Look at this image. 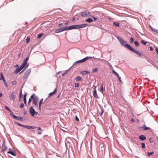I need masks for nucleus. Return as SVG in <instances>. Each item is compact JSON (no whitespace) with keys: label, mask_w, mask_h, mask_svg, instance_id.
I'll use <instances>...</instances> for the list:
<instances>
[{"label":"nucleus","mask_w":158,"mask_h":158,"mask_svg":"<svg viewBox=\"0 0 158 158\" xmlns=\"http://www.w3.org/2000/svg\"><path fill=\"white\" fill-rule=\"evenodd\" d=\"M29 59V57H27L25 60H24V61H25L26 62H27V61Z\"/></svg>","instance_id":"e433bc0d"},{"label":"nucleus","mask_w":158,"mask_h":158,"mask_svg":"<svg viewBox=\"0 0 158 158\" xmlns=\"http://www.w3.org/2000/svg\"><path fill=\"white\" fill-rule=\"evenodd\" d=\"M38 100V98L37 96L35 95V96H34V98H33L32 102L33 104L35 105V106H37Z\"/></svg>","instance_id":"39448f33"},{"label":"nucleus","mask_w":158,"mask_h":158,"mask_svg":"<svg viewBox=\"0 0 158 158\" xmlns=\"http://www.w3.org/2000/svg\"><path fill=\"white\" fill-rule=\"evenodd\" d=\"M56 92H57V90H56V89H54V91H53V92L50 93L49 94H48L49 96H48V97H49L51 96H52L53 95L55 94Z\"/></svg>","instance_id":"9d476101"},{"label":"nucleus","mask_w":158,"mask_h":158,"mask_svg":"<svg viewBox=\"0 0 158 158\" xmlns=\"http://www.w3.org/2000/svg\"><path fill=\"white\" fill-rule=\"evenodd\" d=\"M89 72L88 71H84L82 72V74H86L89 73Z\"/></svg>","instance_id":"b1692460"},{"label":"nucleus","mask_w":158,"mask_h":158,"mask_svg":"<svg viewBox=\"0 0 158 158\" xmlns=\"http://www.w3.org/2000/svg\"><path fill=\"white\" fill-rule=\"evenodd\" d=\"M118 79L119 80V81H121V77H118Z\"/></svg>","instance_id":"5fc2aeb1"},{"label":"nucleus","mask_w":158,"mask_h":158,"mask_svg":"<svg viewBox=\"0 0 158 158\" xmlns=\"http://www.w3.org/2000/svg\"><path fill=\"white\" fill-rule=\"evenodd\" d=\"M8 153L9 154H10L13 156H15L16 154L15 152H13L12 151H9L8 152Z\"/></svg>","instance_id":"a211bd4d"},{"label":"nucleus","mask_w":158,"mask_h":158,"mask_svg":"<svg viewBox=\"0 0 158 158\" xmlns=\"http://www.w3.org/2000/svg\"><path fill=\"white\" fill-rule=\"evenodd\" d=\"M79 86V84L78 83H76L75 84V87H78Z\"/></svg>","instance_id":"ea45409f"},{"label":"nucleus","mask_w":158,"mask_h":158,"mask_svg":"<svg viewBox=\"0 0 158 158\" xmlns=\"http://www.w3.org/2000/svg\"><path fill=\"white\" fill-rule=\"evenodd\" d=\"M24 67L22 65L19 68V69H20V70H22Z\"/></svg>","instance_id":"58836bf2"},{"label":"nucleus","mask_w":158,"mask_h":158,"mask_svg":"<svg viewBox=\"0 0 158 158\" xmlns=\"http://www.w3.org/2000/svg\"><path fill=\"white\" fill-rule=\"evenodd\" d=\"M6 148L5 147H3L2 148V151L3 152H4L6 150Z\"/></svg>","instance_id":"4c0bfd02"},{"label":"nucleus","mask_w":158,"mask_h":158,"mask_svg":"<svg viewBox=\"0 0 158 158\" xmlns=\"http://www.w3.org/2000/svg\"><path fill=\"white\" fill-rule=\"evenodd\" d=\"M26 40V42L27 43H28L29 42V41L30 40V39L29 37H27V38Z\"/></svg>","instance_id":"7c9ffc66"},{"label":"nucleus","mask_w":158,"mask_h":158,"mask_svg":"<svg viewBox=\"0 0 158 158\" xmlns=\"http://www.w3.org/2000/svg\"><path fill=\"white\" fill-rule=\"evenodd\" d=\"M130 42L131 44L133 43L134 42V39L133 38H131L130 39Z\"/></svg>","instance_id":"bb28decb"},{"label":"nucleus","mask_w":158,"mask_h":158,"mask_svg":"<svg viewBox=\"0 0 158 158\" xmlns=\"http://www.w3.org/2000/svg\"><path fill=\"white\" fill-rule=\"evenodd\" d=\"M101 90L102 91V93L103 92V85H102L101 89Z\"/></svg>","instance_id":"c03bdc74"},{"label":"nucleus","mask_w":158,"mask_h":158,"mask_svg":"<svg viewBox=\"0 0 158 158\" xmlns=\"http://www.w3.org/2000/svg\"><path fill=\"white\" fill-rule=\"evenodd\" d=\"M22 90H20V96H22Z\"/></svg>","instance_id":"6e6d98bb"},{"label":"nucleus","mask_w":158,"mask_h":158,"mask_svg":"<svg viewBox=\"0 0 158 158\" xmlns=\"http://www.w3.org/2000/svg\"><path fill=\"white\" fill-rule=\"evenodd\" d=\"M134 44L136 47H137L139 45V43L137 41L135 42Z\"/></svg>","instance_id":"c85d7f7f"},{"label":"nucleus","mask_w":158,"mask_h":158,"mask_svg":"<svg viewBox=\"0 0 158 158\" xmlns=\"http://www.w3.org/2000/svg\"><path fill=\"white\" fill-rule=\"evenodd\" d=\"M141 43H142V44L145 45H146L147 43H148V42H145L144 41V40H142L141 41Z\"/></svg>","instance_id":"5701e85b"},{"label":"nucleus","mask_w":158,"mask_h":158,"mask_svg":"<svg viewBox=\"0 0 158 158\" xmlns=\"http://www.w3.org/2000/svg\"><path fill=\"white\" fill-rule=\"evenodd\" d=\"M43 99H41L40 101L39 104V109L40 110L41 108V105L42 103L43 102Z\"/></svg>","instance_id":"dca6fc26"},{"label":"nucleus","mask_w":158,"mask_h":158,"mask_svg":"<svg viewBox=\"0 0 158 158\" xmlns=\"http://www.w3.org/2000/svg\"><path fill=\"white\" fill-rule=\"evenodd\" d=\"M113 25L119 27V23L117 22H114L113 23Z\"/></svg>","instance_id":"4be33fe9"},{"label":"nucleus","mask_w":158,"mask_h":158,"mask_svg":"<svg viewBox=\"0 0 158 158\" xmlns=\"http://www.w3.org/2000/svg\"><path fill=\"white\" fill-rule=\"evenodd\" d=\"M0 75H1V78L0 79V80H1V79H4V78L3 77V74L2 73H1Z\"/></svg>","instance_id":"cd10ccee"},{"label":"nucleus","mask_w":158,"mask_h":158,"mask_svg":"<svg viewBox=\"0 0 158 158\" xmlns=\"http://www.w3.org/2000/svg\"><path fill=\"white\" fill-rule=\"evenodd\" d=\"M92 58V57H88L87 56L84 59L78 60L77 61H76L74 62V64H76L79 63H83L85 61L87 60L89 58Z\"/></svg>","instance_id":"7ed1b4c3"},{"label":"nucleus","mask_w":158,"mask_h":158,"mask_svg":"<svg viewBox=\"0 0 158 158\" xmlns=\"http://www.w3.org/2000/svg\"><path fill=\"white\" fill-rule=\"evenodd\" d=\"M112 73L116 75V74H117V73L116 72L115 70H113L112 71Z\"/></svg>","instance_id":"a19ab883"},{"label":"nucleus","mask_w":158,"mask_h":158,"mask_svg":"<svg viewBox=\"0 0 158 158\" xmlns=\"http://www.w3.org/2000/svg\"><path fill=\"white\" fill-rule=\"evenodd\" d=\"M93 20L90 18H89L86 20V21L89 22V23H91L92 22Z\"/></svg>","instance_id":"6ab92c4d"},{"label":"nucleus","mask_w":158,"mask_h":158,"mask_svg":"<svg viewBox=\"0 0 158 158\" xmlns=\"http://www.w3.org/2000/svg\"><path fill=\"white\" fill-rule=\"evenodd\" d=\"M24 68L25 67V69L27 68L28 66V64H27V62L23 61L22 64V65Z\"/></svg>","instance_id":"ddd939ff"},{"label":"nucleus","mask_w":158,"mask_h":158,"mask_svg":"<svg viewBox=\"0 0 158 158\" xmlns=\"http://www.w3.org/2000/svg\"><path fill=\"white\" fill-rule=\"evenodd\" d=\"M17 123V124H18L20 126H21L23 127V126L24 125H22L21 124H20V123Z\"/></svg>","instance_id":"37998d69"},{"label":"nucleus","mask_w":158,"mask_h":158,"mask_svg":"<svg viewBox=\"0 0 158 158\" xmlns=\"http://www.w3.org/2000/svg\"><path fill=\"white\" fill-rule=\"evenodd\" d=\"M150 50L151 51H152L153 50V48L152 47H151L150 48Z\"/></svg>","instance_id":"09e8293b"},{"label":"nucleus","mask_w":158,"mask_h":158,"mask_svg":"<svg viewBox=\"0 0 158 158\" xmlns=\"http://www.w3.org/2000/svg\"><path fill=\"white\" fill-rule=\"evenodd\" d=\"M65 73H64L63 74H62V75L64 76V75H65Z\"/></svg>","instance_id":"0e129e2a"},{"label":"nucleus","mask_w":158,"mask_h":158,"mask_svg":"<svg viewBox=\"0 0 158 158\" xmlns=\"http://www.w3.org/2000/svg\"><path fill=\"white\" fill-rule=\"evenodd\" d=\"M31 71V69H27L25 72L23 76V78L24 79L27 78L30 74Z\"/></svg>","instance_id":"20e7f679"},{"label":"nucleus","mask_w":158,"mask_h":158,"mask_svg":"<svg viewBox=\"0 0 158 158\" xmlns=\"http://www.w3.org/2000/svg\"><path fill=\"white\" fill-rule=\"evenodd\" d=\"M118 39L119 41L120 44L123 45V46L128 48L131 51L133 52H134L135 53V54L137 55H139L140 56H142V55L139 52L136 50L135 49L133 48L130 45L127 44V42L123 40L122 39L118 37Z\"/></svg>","instance_id":"f03ea898"},{"label":"nucleus","mask_w":158,"mask_h":158,"mask_svg":"<svg viewBox=\"0 0 158 158\" xmlns=\"http://www.w3.org/2000/svg\"><path fill=\"white\" fill-rule=\"evenodd\" d=\"M76 119L77 121H79V119L76 116Z\"/></svg>","instance_id":"3c124183"},{"label":"nucleus","mask_w":158,"mask_h":158,"mask_svg":"<svg viewBox=\"0 0 158 158\" xmlns=\"http://www.w3.org/2000/svg\"><path fill=\"white\" fill-rule=\"evenodd\" d=\"M93 18L94 19V20L95 21H96L98 20V19L97 18H96V17H93Z\"/></svg>","instance_id":"8fccbe9b"},{"label":"nucleus","mask_w":158,"mask_h":158,"mask_svg":"<svg viewBox=\"0 0 158 158\" xmlns=\"http://www.w3.org/2000/svg\"><path fill=\"white\" fill-rule=\"evenodd\" d=\"M94 91L93 92V96L95 98H98V95L97 94V92H96V87L95 86H94Z\"/></svg>","instance_id":"1a4fd4ad"},{"label":"nucleus","mask_w":158,"mask_h":158,"mask_svg":"<svg viewBox=\"0 0 158 158\" xmlns=\"http://www.w3.org/2000/svg\"><path fill=\"white\" fill-rule=\"evenodd\" d=\"M142 147L143 148H146L145 145L144 143H142Z\"/></svg>","instance_id":"a878e982"},{"label":"nucleus","mask_w":158,"mask_h":158,"mask_svg":"<svg viewBox=\"0 0 158 158\" xmlns=\"http://www.w3.org/2000/svg\"><path fill=\"white\" fill-rule=\"evenodd\" d=\"M142 128L145 130L149 129V128L147 127L145 125H144L142 127Z\"/></svg>","instance_id":"f3484780"},{"label":"nucleus","mask_w":158,"mask_h":158,"mask_svg":"<svg viewBox=\"0 0 158 158\" xmlns=\"http://www.w3.org/2000/svg\"><path fill=\"white\" fill-rule=\"evenodd\" d=\"M68 21H67L66 23H64V24L65 25H67L68 24Z\"/></svg>","instance_id":"4d7b16f0"},{"label":"nucleus","mask_w":158,"mask_h":158,"mask_svg":"<svg viewBox=\"0 0 158 158\" xmlns=\"http://www.w3.org/2000/svg\"><path fill=\"white\" fill-rule=\"evenodd\" d=\"M158 139V138H157Z\"/></svg>","instance_id":"338daca9"},{"label":"nucleus","mask_w":158,"mask_h":158,"mask_svg":"<svg viewBox=\"0 0 158 158\" xmlns=\"http://www.w3.org/2000/svg\"><path fill=\"white\" fill-rule=\"evenodd\" d=\"M98 70V69L97 68H96L93 70V73L96 72Z\"/></svg>","instance_id":"2f4dec72"},{"label":"nucleus","mask_w":158,"mask_h":158,"mask_svg":"<svg viewBox=\"0 0 158 158\" xmlns=\"http://www.w3.org/2000/svg\"><path fill=\"white\" fill-rule=\"evenodd\" d=\"M38 134L39 135H41L42 134V132L41 131H38Z\"/></svg>","instance_id":"864d4df0"},{"label":"nucleus","mask_w":158,"mask_h":158,"mask_svg":"<svg viewBox=\"0 0 158 158\" xmlns=\"http://www.w3.org/2000/svg\"><path fill=\"white\" fill-rule=\"evenodd\" d=\"M9 97L10 100L14 101L15 100V96L14 95V93L12 92L9 94Z\"/></svg>","instance_id":"6e6552de"},{"label":"nucleus","mask_w":158,"mask_h":158,"mask_svg":"<svg viewBox=\"0 0 158 158\" xmlns=\"http://www.w3.org/2000/svg\"><path fill=\"white\" fill-rule=\"evenodd\" d=\"M4 83L5 85L6 86V87H7L8 86H7V85L6 82Z\"/></svg>","instance_id":"603ef678"},{"label":"nucleus","mask_w":158,"mask_h":158,"mask_svg":"<svg viewBox=\"0 0 158 158\" xmlns=\"http://www.w3.org/2000/svg\"><path fill=\"white\" fill-rule=\"evenodd\" d=\"M29 112L31 114L32 116H34L35 114H37V112H36L35 110L34 109L33 106H31L29 108Z\"/></svg>","instance_id":"423d86ee"},{"label":"nucleus","mask_w":158,"mask_h":158,"mask_svg":"<svg viewBox=\"0 0 158 158\" xmlns=\"http://www.w3.org/2000/svg\"><path fill=\"white\" fill-rule=\"evenodd\" d=\"M151 29L153 31H154L155 32L157 33H158V30H157V29H156L153 28H152V27H151Z\"/></svg>","instance_id":"aec40b11"},{"label":"nucleus","mask_w":158,"mask_h":158,"mask_svg":"<svg viewBox=\"0 0 158 158\" xmlns=\"http://www.w3.org/2000/svg\"><path fill=\"white\" fill-rule=\"evenodd\" d=\"M38 130H40V131H42V129H41V128L40 127H38Z\"/></svg>","instance_id":"49530a36"},{"label":"nucleus","mask_w":158,"mask_h":158,"mask_svg":"<svg viewBox=\"0 0 158 158\" xmlns=\"http://www.w3.org/2000/svg\"><path fill=\"white\" fill-rule=\"evenodd\" d=\"M115 75H116L117 76V77H119L118 73H117V74H116Z\"/></svg>","instance_id":"bf43d9fd"},{"label":"nucleus","mask_w":158,"mask_h":158,"mask_svg":"<svg viewBox=\"0 0 158 158\" xmlns=\"http://www.w3.org/2000/svg\"><path fill=\"white\" fill-rule=\"evenodd\" d=\"M2 96V94L1 93H0V97H1Z\"/></svg>","instance_id":"052dcab7"},{"label":"nucleus","mask_w":158,"mask_h":158,"mask_svg":"<svg viewBox=\"0 0 158 158\" xmlns=\"http://www.w3.org/2000/svg\"><path fill=\"white\" fill-rule=\"evenodd\" d=\"M62 24V23H61L59 24V26H61Z\"/></svg>","instance_id":"e2e57ef3"},{"label":"nucleus","mask_w":158,"mask_h":158,"mask_svg":"<svg viewBox=\"0 0 158 158\" xmlns=\"http://www.w3.org/2000/svg\"><path fill=\"white\" fill-rule=\"evenodd\" d=\"M26 96H27V94H24V96H23V101L24 103L25 104H27V102H26Z\"/></svg>","instance_id":"2eb2a0df"},{"label":"nucleus","mask_w":158,"mask_h":158,"mask_svg":"<svg viewBox=\"0 0 158 158\" xmlns=\"http://www.w3.org/2000/svg\"><path fill=\"white\" fill-rule=\"evenodd\" d=\"M5 108L7 109V110H10V109L6 106H5Z\"/></svg>","instance_id":"a18cd8bd"},{"label":"nucleus","mask_w":158,"mask_h":158,"mask_svg":"<svg viewBox=\"0 0 158 158\" xmlns=\"http://www.w3.org/2000/svg\"><path fill=\"white\" fill-rule=\"evenodd\" d=\"M24 106V105L23 103H21L20 106V108H23Z\"/></svg>","instance_id":"72a5a7b5"},{"label":"nucleus","mask_w":158,"mask_h":158,"mask_svg":"<svg viewBox=\"0 0 158 158\" xmlns=\"http://www.w3.org/2000/svg\"><path fill=\"white\" fill-rule=\"evenodd\" d=\"M89 14V12L88 11L85 10L81 13V15L83 17H85Z\"/></svg>","instance_id":"0eeeda50"},{"label":"nucleus","mask_w":158,"mask_h":158,"mask_svg":"<svg viewBox=\"0 0 158 158\" xmlns=\"http://www.w3.org/2000/svg\"><path fill=\"white\" fill-rule=\"evenodd\" d=\"M154 153L153 152H148V155L149 156H150L151 155H152Z\"/></svg>","instance_id":"c756f323"},{"label":"nucleus","mask_w":158,"mask_h":158,"mask_svg":"<svg viewBox=\"0 0 158 158\" xmlns=\"http://www.w3.org/2000/svg\"><path fill=\"white\" fill-rule=\"evenodd\" d=\"M17 84V82L16 81H13L12 82V84L13 85H15Z\"/></svg>","instance_id":"f704fd0d"},{"label":"nucleus","mask_w":158,"mask_h":158,"mask_svg":"<svg viewBox=\"0 0 158 158\" xmlns=\"http://www.w3.org/2000/svg\"><path fill=\"white\" fill-rule=\"evenodd\" d=\"M23 127L28 129H33L36 128L35 127H34L32 126H29L28 125H23Z\"/></svg>","instance_id":"9b49d317"},{"label":"nucleus","mask_w":158,"mask_h":158,"mask_svg":"<svg viewBox=\"0 0 158 158\" xmlns=\"http://www.w3.org/2000/svg\"><path fill=\"white\" fill-rule=\"evenodd\" d=\"M12 116L14 118H15L16 119H17L18 116L14 114Z\"/></svg>","instance_id":"79ce46f5"},{"label":"nucleus","mask_w":158,"mask_h":158,"mask_svg":"<svg viewBox=\"0 0 158 158\" xmlns=\"http://www.w3.org/2000/svg\"><path fill=\"white\" fill-rule=\"evenodd\" d=\"M139 138L140 139L142 140H144L146 139V137L143 135H140Z\"/></svg>","instance_id":"4468645a"},{"label":"nucleus","mask_w":158,"mask_h":158,"mask_svg":"<svg viewBox=\"0 0 158 158\" xmlns=\"http://www.w3.org/2000/svg\"><path fill=\"white\" fill-rule=\"evenodd\" d=\"M24 70V69L23 71H21V72L20 73H22L23 71Z\"/></svg>","instance_id":"69168bd1"},{"label":"nucleus","mask_w":158,"mask_h":158,"mask_svg":"<svg viewBox=\"0 0 158 158\" xmlns=\"http://www.w3.org/2000/svg\"><path fill=\"white\" fill-rule=\"evenodd\" d=\"M21 71V70H20V69H19V68H18L16 71H15V73H19V72H20V71Z\"/></svg>","instance_id":"473e14b6"},{"label":"nucleus","mask_w":158,"mask_h":158,"mask_svg":"<svg viewBox=\"0 0 158 158\" xmlns=\"http://www.w3.org/2000/svg\"><path fill=\"white\" fill-rule=\"evenodd\" d=\"M16 119H17V120H22V118L21 117L18 116V117H17V118Z\"/></svg>","instance_id":"c9c22d12"},{"label":"nucleus","mask_w":158,"mask_h":158,"mask_svg":"<svg viewBox=\"0 0 158 158\" xmlns=\"http://www.w3.org/2000/svg\"><path fill=\"white\" fill-rule=\"evenodd\" d=\"M35 96V94H33L31 96L30 98L29 99L28 104H30V103L31 101V99H32L33 100V98H34V96Z\"/></svg>","instance_id":"f8f14e48"},{"label":"nucleus","mask_w":158,"mask_h":158,"mask_svg":"<svg viewBox=\"0 0 158 158\" xmlns=\"http://www.w3.org/2000/svg\"><path fill=\"white\" fill-rule=\"evenodd\" d=\"M44 35L43 33H41V34H39L37 38L38 39H39L40 38H41L42 35Z\"/></svg>","instance_id":"393cba45"},{"label":"nucleus","mask_w":158,"mask_h":158,"mask_svg":"<svg viewBox=\"0 0 158 158\" xmlns=\"http://www.w3.org/2000/svg\"><path fill=\"white\" fill-rule=\"evenodd\" d=\"M103 112H104L103 110H102V112H101V113L100 114V116L102 115V114L103 113Z\"/></svg>","instance_id":"de8ad7c7"},{"label":"nucleus","mask_w":158,"mask_h":158,"mask_svg":"<svg viewBox=\"0 0 158 158\" xmlns=\"http://www.w3.org/2000/svg\"><path fill=\"white\" fill-rule=\"evenodd\" d=\"M2 80H3L4 83H5V82H6L5 80V78H4V79H3Z\"/></svg>","instance_id":"13d9d810"},{"label":"nucleus","mask_w":158,"mask_h":158,"mask_svg":"<svg viewBox=\"0 0 158 158\" xmlns=\"http://www.w3.org/2000/svg\"><path fill=\"white\" fill-rule=\"evenodd\" d=\"M76 80L77 81H79L81 80V78L80 77H77L76 78Z\"/></svg>","instance_id":"412c9836"},{"label":"nucleus","mask_w":158,"mask_h":158,"mask_svg":"<svg viewBox=\"0 0 158 158\" xmlns=\"http://www.w3.org/2000/svg\"><path fill=\"white\" fill-rule=\"evenodd\" d=\"M87 26V24H83L80 25H73L70 27H65L63 28H60L56 30L55 32L56 33H58L66 30L83 28L86 27Z\"/></svg>","instance_id":"f257e3e1"},{"label":"nucleus","mask_w":158,"mask_h":158,"mask_svg":"<svg viewBox=\"0 0 158 158\" xmlns=\"http://www.w3.org/2000/svg\"><path fill=\"white\" fill-rule=\"evenodd\" d=\"M21 96H20L19 95V100H20L21 99Z\"/></svg>","instance_id":"680f3d73"}]
</instances>
